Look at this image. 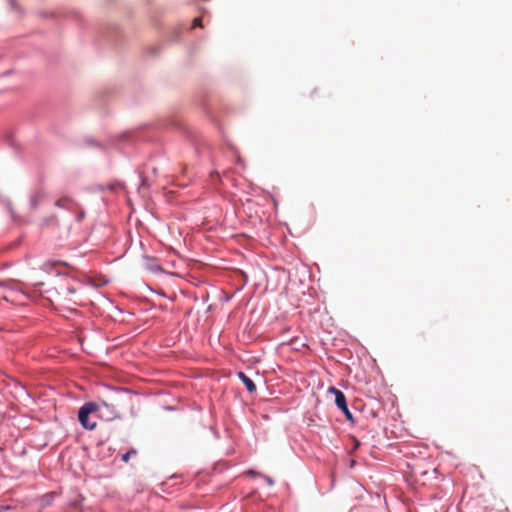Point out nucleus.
<instances>
[{"instance_id":"f257e3e1","label":"nucleus","mask_w":512,"mask_h":512,"mask_svg":"<svg viewBox=\"0 0 512 512\" xmlns=\"http://www.w3.org/2000/svg\"><path fill=\"white\" fill-rule=\"evenodd\" d=\"M102 407L109 408L107 402L102 401L100 404L94 402L85 403L79 410L78 419L83 428L87 430H94L97 422L91 419V415L97 413Z\"/></svg>"},{"instance_id":"f03ea898","label":"nucleus","mask_w":512,"mask_h":512,"mask_svg":"<svg viewBox=\"0 0 512 512\" xmlns=\"http://www.w3.org/2000/svg\"><path fill=\"white\" fill-rule=\"evenodd\" d=\"M329 392L334 394L335 403H336L337 407L344 413L346 418L352 422L353 416L347 406L346 397H345L344 393L335 387H330Z\"/></svg>"},{"instance_id":"7ed1b4c3","label":"nucleus","mask_w":512,"mask_h":512,"mask_svg":"<svg viewBox=\"0 0 512 512\" xmlns=\"http://www.w3.org/2000/svg\"><path fill=\"white\" fill-rule=\"evenodd\" d=\"M57 295L62 302H70L72 298L70 296L76 294L75 287L71 285H61L56 288Z\"/></svg>"},{"instance_id":"20e7f679","label":"nucleus","mask_w":512,"mask_h":512,"mask_svg":"<svg viewBox=\"0 0 512 512\" xmlns=\"http://www.w3.org/2000/svg\"><path fill=\"white\" fill-rule=\"evenodd\" d=\"M6 287L7 283L0 282V297L5 301H15L16 299L14 296L17 294V292L12 288L6 289Z\"/></svg>"},{"instance_id":"39448f33","label":"nucleus","mask_w":512,"mask_h":512,"mask_svg":"<svg viewBox=\"0 0 512 512\" xmlns=\"http://www.w3.org/2000/svg\"><path fill=\"white\" fill-rule=\"evenodd\" d=\"M45 192L38 190L34 192L30 197V205L32 209H36L38 205L45 199Z\"/></svg>"},{"instance_id":"423d86ee","label":"nucleus","mask_w":512,"mask_h":512,"mask_svg":"<svg viewBox=\"0 0 512 512\" xmlns=\"http://www.w3.org/2000/svg\"><path fill=\"white\" fill-rule=\"evenodd\" d=\"M238 377L243 382V384L245 385L246 389L250 393H252V392H254L256 390V386H255L254 382L244 372H239L238 373Z\"/></svg>"},{"instance_id":"0eeeda50","label":"nucleus","mask_w":512,"mask_h":512,"mask_svg":"<svg viewBox=\"0 0 512 512\" xmlns=\"http://www.w3.org/2000/svg\"><path fill=\"white\" fill-rule=\"evenodd\" d=\"M73 200L68 196H63L55 202V206L59 208H71Z\"/></svg>"},{"instance_id":"6e6552de","label":"nucleus","mask_w":512,"mask_h":512,"mask_svg":"<svg viewBox=\"0 0 512 512\" xmlns=\"http://www.w3.org/2000/svg\"><path fill=\"white\" fill-rule=\"evenodd\" d=\"M137 454H138V451L135 448H131L130 450H128L126 453H124L122 455L121 459L123 462L127 463L132 456H136Z\"/></svg>"},{"instance_id":"1a4fd4ad","label":"nucleus","mask_w":512,"mask_h":512,"mask_svg":"<svg viewBox=\"0 0 512 512\" xmlns=\"http://www.w3.org/2000/svg\"><path fill=\"white\" fill-rule=\"evenodd\" d=\"M193 26L196 27V26H201V19L200 18H195L194 21H193Z\"/></svg>"},{"instance_id":"9d476101","label":"nucleus","mask_w":512,"mask_h":512,"mask_svg":"<svg viewBox=\"0 0 512 512\" xmlns=\"http://www.w3.org/2000/svg\"><path fill=\"white\" fill-rule=\"evenodd\" d=\"M265 479H266V481H267V483H268L269 485H273V484H274V481H273V479H272L271 477L266 476V477H265Z\"/></svg>"},{"instance_id":"9b49d317","label":"nucleus","mask_w":512,"mask_h":512,"mask_svg":"<svg viewBox=\"0 0 512 512\" xmlns=\"http://www.w3.org/2000/svg\"><path fill=\"white\" fill-rule=\"evenodd\" d=\"M116 414H117V413H116L115 409L113 408V409L111 410V417H109L108 419H112V418H114V417L116 416Z\"/></svg>"}]
</instances>
